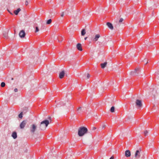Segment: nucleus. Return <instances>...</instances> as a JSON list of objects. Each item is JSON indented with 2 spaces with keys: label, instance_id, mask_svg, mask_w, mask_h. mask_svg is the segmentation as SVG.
<instances>
[{
  "label": "nucleus",
  "instance_id": "26",
  "mask_svg": "<svg viewBox=\"0 0 159 159\" xmlns=\"http://www.w3.org/2000/svg\"><path fill=\"white\" fill-rule=\"evenodd\" d=\"M1 85L2 87H3L5 86V83L2 82L1 83Z\"/></svg>",
  "mask_w": 159,
  "mask_h": 159
},
{
  "label": "nucleus",
  "instance_id": "24",
  "mask_svg": "<svg viewBox=\"0 0 159 159\" xmlns=\"http://www.w3.org/2000/svg\"><path fill=\"white\" fill-rule=\"evenodd\" d=\"M39 31V27L38 26H36L35 27V33H37Z\"/></svg>",
  "mask_w": 159,
  "mask_h": 159
},
{
  "label": "nucleus",
  "instance_id": "29",
  "mask_svg": "<svg viewBox=\"0 0 159 159\" xmlns=\"http://www.w3.org/2000/svg\"><path fill=\"white\" fill-rule=\"evenodd\" d=\"M47 119H51L52 117L51 116H48L47 118H45Z\"/></svg>",
  "mask_w": 159,
  "mask_h": 159
},
{
  "label": "nucleus",
  "instance_id": "28",
  "mask_svg": "<svg viewBox=\"0 0 159 159\" xmlns=\"http://www.w3.org/2000/svg\"><path fill=\"white\" fill-rule=\"evenodd\" d=\"M27 110H28V108H25L24 109L23 111L22 112H23L24 113H25L27 111Z\"/></svg>",
  "mask_w": 159,
  "mask_h": 159
},
{
  "label": "nucleus",
  "instance_id": "19",
  "mask_svg": "<svg viewBox=\"0 0 159 159\" xmlns=\"http://www.w3.org/2000/svg\"><path fill=\"white\" fill-rule=\"evenodd\" d=\"M3 36L5 38L7 39L8 38V33L6 31L4 32Z\"/></svg>",
  "mask_w": 159,
  "mask_h": 159
},
{
  "label": "nucleus",
  "instance_id": "36",
  "mask_svg": "<svg viewBox=\"0 0 159 159\" xmlns=\"http://www.w3.org/2000/svg\"><path fill=\"white\" fill-rule=\"evenodd\" d=\"M61 17H63L64 16V14L62 13L61 14Z\"/></svg>",
  "mask_w": 159,
  "mask_h": 159
},
{
  "label": "nucleus",
  "instance_id": "22",
  "mask_svg": "<svg viewBox=\"0 0 159 159\" xmlns=\"http://www.w3.org/2000/svg\"><path fill=\"white\" fill-rule=\"evenodd\" d=\"M51 22L52 20L51 19H50L47 21L46 24H49L51 23Z\"/></svg>",
  "mask_w": 159,
  "mask_h": 159
},
{
  "label": "nucleus",
  "instance_id": "14",
  "mask_svg": "<svg viewBox=\"0 0 159 159\" xmlns=\"http://www.w3.org/2000/svg\"><path fill=\"white\" fill-rule=\"evenodd\" d=\"M11 136L14 139H16L17 137V133L15 131L13 132L12 133Z\"/></svg>",
  "mask_w": 159,
  "mask_h": 159
},
{
  "label": "nucleus",
  "instance_id": "15",
  "mask_svg": "<svg viewBox=\"0 0 159 159\" xmlns=\"http://www.w3.org/2000/svg\"><path fill=\"white\" fill-rule=\"evenodd\" d=\"M139 70V68H136L134 71H132L131 72V74L132 75L136 74L137 73V72Z\"/></svg>",
  "mask_w": 159,
  "mask_h": 159
},
{
  "label": "nucleus",
  "instance_id": "21",
  "mask_svg": "<svg viewBox=\"0 0 159 159\" xmlns=\"http://www.w3.org/2000/svg\"><path fill=\"white\" fill-rule=\"evenodd\" d=\"M115 111V107L114 106H112L111 107L110 109V111L111 112H114Z\"/></svg>",
  "mask_w": 159,
  "mask_h": 159
},
{
  "label": "nucleus",
  "instance_id": "32",
  "mask_svg": "<svg viewBox=\"0 0 159 159\" xmlns=\"http://www.w3.org/2000/svg\"><path fill=\"white\" fill-rule=\"evenodd\" d=\"M143 61L145 62H146L145 64H146L148 63V61H146V60L145 59L143 60Z\"/></svg>",
  "mask_w": 159,
  "mask_h": 159
},
{
  "label": "nucleus",
  "instance_id": "1",
  "mask_svg": "<svg viewBox=\"0 0 159 159\" xmlns=\"http://www.w3.org/2000/svg\"><path fill=\"white\" fill-rule=\"evenodd\" d=\"M88 129L84 126L80 127L78 129V135L80 137H82L87 133Z\"/></svg>",
  "mask_w": 159,
  "mask_h": 159
},
{
  "label": "nucleus",
  "instance_id": "20",
  "mask_svg": "<svg viewBox=\"0 0 159 159\" xmlns=\"http://www.w3.org/2000/svg\"><path fill=\"white\" fill-rule=\"evenodd\" d=\"M86 34V31L85 29H83L81 31V34L82 36H84Z\"/></svg>",
  "mask_w": 159,
  "mask_h": 159
},
{
  "label": "nucleus",
  "instance_id": "10",
  "mask_svg": "<svg viewBox=\"0 0 159 159\" xmlns=\"http://www.w3.org/2000/svg\"><path fill=\"white\" fill-rule=\"evenodd\" d=\"M125 156L126 157H130L131 156L130 151L129 150H127L125 151Z\"/></svg>",
  "mask_w": 159,
  "mask_h": 159
},
{
  "label": "nucleus",
  "instance_id": "5",
  "mask_svg": "<svg viewBox=\"0 0 159 159\" xmlns=\"http://www.w3.org/2000/svg\"><path fill=\"white\" fill-rule=\"evenodd\" d=\"M142 150L140 148L139 149L137 150L136 151L134 155V157L137 158H139L140 157V152Z\"/></svg>",
  "mask_w": 159,
  "mask_h": 159
},
{
  "label": "nucleus",
  "instance_id": "31",
  "mask_svg": "<svg viewBox=\"0 0 159 159\" xmlns=\"http://www.w3.org/2000/svg\"><path fill=\"white\" fill-rule=\"evenodd\" d=\"M14 91L15 92H16L18 91V89L17 88H15L14 90Z\"/></svg>",
  "mask_w": 159,
  "mask_h": 159
},
{
  "label": "nucleus",
  "instance_id": "2",
  "mask_svg": "<svg viewBox=\"0 0 159 159\" xmlns=\"http://www.w3.org/2000/svg\"><path fill=\"white\" fill-rule=\"evenodd\" d=\"M49 123L48 120H44L42 121L39 125V128L42 130H44Z\"/></svg>",
  "mask_w": 159,
  "mask_h": 159
},
{
  "label": "nucleus",
  "instance_id": "7",
  "mask_svg": "<svg viewBox=\"0 0 159 159\" xmlns=\"http://www.w3.org/2000/svg\"><path fill=\"white\" fill-rule=\"evenodd\" d=\"M124 20V19L123 18H121L120 19V20L118 21H116V26L117 27L120 26L119 24H120L121 23H122L123 21Z\"/></svg>",
  "mask_w": 159,
  "mask_h": 159
},
{
  "label": "nucleus",
  "instance_id": "38",
  "mask_svg": "<svg viewBox=\"0 0 159 159\" xmlns=\"http://www.w3.org/2000/svg\"><path fill=\"white\" fill-rule=\"evenodd\" d=\"M96 129V128H95V127H93V129L94 130V129Z\"/></svg>",
  "mask_w": 159,
  "mask_h": 159
},
{
  "label": "nucleus",
  "instance_id": "16",
  "mask_svg": "<svg viewBox=\"0 0 159 159\" xmlns=\"http://www.w3.org/2000/svg\"><path fill=\"white\" fill-rule=\"evenodd\" d=\"M107 62H105L103 63H101V67L102 68H104L107 66Z\"/></svg>",
  "mask_w": 159,
  "mask_h": 159
},
{
  "label": "nucleus",
  "instance_id": "25",
  "mask_svg": "<svg viewBox=\"0 0 159 159\" xmlns=\"http://www.w3.org/2000/svg\"><path fill=\"white\" fill-rule=\"evenodd\" d=\"M156 93V90H154L151 92V93L153 95H155Z\"/></svg>",
  "mask_w": 159,
  "mask_h": 159
},
{
  "label": "nucleus",
  "instance_id": "27",
  "mask_svg": "<svg viewBox=\"0 0 159 159\" xmlns=\"http://www.w3.org/2000/svg\"><path fill=\"white\" fill-rule=\"evenodd\" d=\"M144 135L145 136H146L148 135V132L147 130H145L144 132Z\"/></svg>",
  "mask_w": 159,
  "mask_h": 159
},
{
  "label": "nucleus",
  "instance_id": "11",
  "mask_svg": "<svg viewBox=\"0 0 159 159\" xmlns=\"http://www.w3.org/2000/svg\"><path fill=\"white\" fill-rule=\"evenodd\" d=\"M76 48L78 50L80 51H82L83 49L82 48L81 44L78 43L76 45Z\"/></svg>",
  "mask_w": 159,
  "mask_h": 159
},
{
  "label": "nucleus",
  "instance_id": "3",
  "mask_svg": "<svg viewBox=\"0 0 159 159\" xmlns=\"http://www.w3.org/2000/svg\"><path fill=\"white\" fill-rule=\"evenodd\" d=\"M135 106L138 108H140L142 106V102L141 100L136 99L135 102Z\"/></svg>",
  "mask_w": 159,
  "mask_h": 159
},
{
  "label": "nucleus",
  "instance_id": "37",
  "mask_svg": "<svg viewBox=\"0 0 159 159\" xmlns=\"http://www.w3.org/2000/svg\"><path fill=\"white\" fill-rule=\"evenodd\" d=\"M87 37H86L84 38V40H86V39H87Z\"/></svg>",
  "mask_w": 159,
  "mask_h": 159
},
{
  "label": "nucleus",
  "instance_id": "34",
  "mask_svg": "<svg viewBox=\"0 0 159 159\" xmlns=\"http://www.w3.org/2000/svg\"><path fill=\"white\" fill-rule=\"evenodd\" d=\"M106 126V125L104 124V125H103L102 126V128H104L105 126Z\"/></svg>",
  "mask_w": 159,
  "mask_h": 159
},
{
  "label": "nucleus",
  "instance_id": "12",
  "mask_svg": "<svg viewBox=\"0 0 159 159\" xmlns=\"http://www.w3.org/2000/svg\"><path fill=\"white\" fill-rule=\"evenodd\" d=\"M100 37V35L99 34H97L96 35L95 38L93 39V40L95 42H96L98 40V39Z\"/></svg>",
  "mask_w": 159,
  "mask_h": 159
},
{
  "label": "nucleus",
  "instance_id": "4",
  "mask_svg": "<svg viewBox=\"0 0 159 159\" xmlns=\"http://www.w3.org/2000/svg\"><path fill=\"white\" fill-rule=\"evenodd\" d=\"M37 129V125L34 124H33L31 125L30 132L31 133H34Z\"/></svg>",
  "mask_w": 159,
  "mask_h": 159
},
{
  "label": "nucleus",
  "instance_id": "9",
  "mask_svg": "<svg viewBox=\"0 0 159 159\" xmlns=\"http://www.w3.org/2000/svg\"><path fill=\"white\" fill-rule=\"evenodd\" d=\"M65 72L64 71V70L62 71L61 72L59 73V78L60 79H61L63 78L65 75Z\"/></svg>",
  "mask_w": 159,
  "mask_h": 159
},
{
  "label": "nucleus",
  "instance_id": "18",
  "mask_svg": "<svg viewBox=\"0 0 159 159\" xmlns=\"http://www.w3.org/2000/svg\"><path fill=\"white\" fill-rule=\"evenodd\" d=\"M21 11V9L20 8H18L17 10H15L14 11V13L16 15H17L18 13Z\"/></svg>",
  "mask_w": 159,
  "mask_h": 159
},
{
  "label": "nucleus",
  "instance_id": "35",
  "mask_svg": "<svg viewBox=\"0 0 159 159\" xmlns=\"http://www.w3.org/2000/svg\"><path fill=\"white\" fill-rule=\"evenodd\" d=\"M110 159H114V157L113 156H111L110 158Z\"/></svg>",
  "mask_w": 159,
  "mask_h": 159
},
{
  "label": "nucleus",
  "instance_id": "23",
  "mask_svg": "<svg viewBox=\"0 0 159 159\" xmlns=\"http://www.w3.org/2000/svg\"><path fill=\"white\" fill-rule=\"evenodd\" d=\"M23 112H21L20 114H19L18 116L19 118L21 119L22 118V115H23Z\"/></svg>",
  "mask_w": 159,
  "mask_h": 159
},
{
  "label": "nucleus",
  "instance_id": "30",
  "mask_svg": "<svg viewBox=\"0 0 159 159\" xmlns=\"http://www.w3.org/2000/svg\"><path fill=\"white\" fill-rule=\"evenodd\" d=\"M90 77V75L89 74H87V79H89Z\"/></svg>",
  "mask_w": 159,
  "mask_h": 159
},
{
  "label": "nucleus",
  "instance_id": "39",
  "mask_svg": "<svg viewBox=\"0 0 159 159\" xmlns=\"http://www.w3.org/2000/svg\"><path fill=\"white\" fill-rule=\"evenodd\" d=\"M10 13L11 15H13V14L12 13L10 12Z\"/></svg>",
  "mask_w": 159,
  "mask_h": 159
},
{
  "label": "nucleus",
  "instance_id": "6",
  "mask_svg": "<svg viewBox=\"0 0 159 159\" xmlns=\"http://www.w3.org/2000/svg\"><path fill=\"white\" fill-rule=\"evenodd\" d=\"M19 36L21 38H24L25 36V33L24 30H21L19 33Z\"/></svg>",
  "mask_w": 159,
  "mask_h": 159
},
{
  "label": "nucleus",
  "instance_id": "33",
  "mask_svg": "<svg viewBox=\"0 0 159 159\" xmlns=\"http://www.w3.org/2000/svg\"><path fill=\"white\" fill-rule=\"evenodd\" d=\"M28 4V2L27 1H26L25 2V5H27Z\"/></svg>",
  "mask_w": 159,
  "mask_h": 159
},
{
  "label": "nucleus",
  "instance_id": "40",
  "mask_svg": "<svg viewBox=\"0 0 159 159\" xmlns=\"http://www.w3.org/2000/svg\"><path fill=\"white\" fill-rule=\"evenodd\" d=\"M11 80H13V78H12V79H11Z\"/></svg>",
  "mask_w": 159,
  "mask_h": 159
},
{
  "label": "nucleus",
  "instance_id": "13",
  "mask_svg": "<svg viewBox=\"0 0 159 159\" xmlns=\"http://www.w3.org/2000/svg\"><path fill=\"white\" fill-rule=\"evenodd\" d=\"M107 25L108 27L111 30H113V27L112 24L110 22H107Z\"/></svg>",
  "mask_w": 159,
  "mask_h": 159
},
{
  "label": "nucleus",
  "instance_id": "17",
  "mask_svg": "<svg viewBox=\"0 0 159 159\" xmlns=\"http://www.w3.org/2000/svg\"><path fill=\"white\" fill-rule=\"evenodd\" d=\"M84 110V108H82L81 107H79L77 110L78 113H80L83 111Z\"/></svg>",
  "mask_w": 159,
  "mask_h": 159
},
{
  "label": "nucleus",
  "instance_id": "8",
  "mask_svg": "<svg viewBox=\"0 0 159 159\" xmlns=\"http://www.w3.org/2000/svg\"><path fill=\"white\" fill-rule=\"evenodd\" d=\"M26 123L25 120H24L20 124V127L21 129H23L25 126Z\"/></svg>",
  "mask_w": 159,
  "mask_h": 159
}]
</instances>
